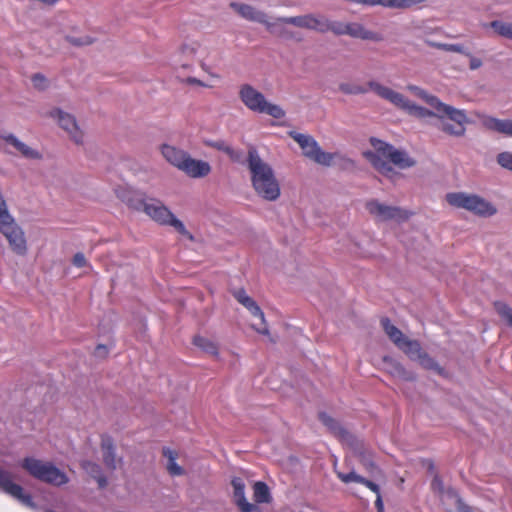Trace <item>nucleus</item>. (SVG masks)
<instances>
[{
  "instance_id": "nucleus-1",
  "label": "nucleus",
  "mask_w": 512,
  "mask_h": 512,
  "mask_svg": "<svg viewBox=\"0 0 512 512\" xmlns=\"http://www.w3.org/2000/svg\"><path fill=\"white\" fill-rule=\"evenodd\" d=\"M229 7L239 17L263 25L269 34L282 40L301 41V38L297 37V33L290 30L288 25L309 30V14L277 17L271 20L266 12L247 3L232 1L229 3Z\"/></svg>"
},
{
  "instance_id": "nucleus-2",
  "label": "nucleus",
  "mask_w": 512,
  "mask_h": 512,
  "mask_svg": "<svg viewBox=\"0 0 512 512\" xmlns=\"http://www.w3.org/2000/svg\"><path fill=\"white\" fill-rule=\"evenodd\" d=\"M246 162L255 193L266 201H276L281 189L271 165L260 157L255 147L248 149Z\"/></svg>"
},
{
  "instance_id": "nucleus-3",
  "label": "nucleus",
  "mask_w": 512,
  "mask_h": 512,
  "mask_svg": "<svg viewBox=\"0 0 512 512\" xmlns=\"http://www.w3.org/2000/svg\"><path fill=\"white\" fill-rule=\"evenodd\" d=\"M435 118L438 120L436 128L445 135L455 138L464 137L470 119L465 110L455 108L441 100L435 102Z\"/></svg>"
},
{
  "instance_id": "nucleus-4",
  "label": "nucleus",
  "mask_w": 512,
  "mask_h": 512,
  "mask_svg": "<svg viewBox=\"0 0 512 512\" xmlns=\"http://www.w3.org/2000/svg\"><path fill=\"white\" fill-rule=\"evenodd\" d=\"M131 206L143 211L150 219L162 226H171L184 236L192 238L184 224L158 199L139 198L131 201Z\"/></svg>"
},
{
  "instance_id": "nucleus-5",
  "label": "nucleus",
  "mask_w": 512,
  "mask_h": 512,
  "mask_svg": "<svg viewBox=\"0 0 512 512\" xmlns=\"http://www.w3.org/2000/svg\"><path fill=\"white\" fill-rule=\"evenodd\" d=\"M368 86L379 98L388 101L395 107L407 111L410 115L419 119L429 117L435 118V109L429 110L422 106H418L407 99L403 94L393 90L392 88L381 84L376 80H369Z\"/></svg>"
},
{
  "instance_id": "nucleus-6",
  "label": "nucleus",
  "mask_w": 512,
  "mask_h": 512,
  "mask_svg": "<svg viewBox=\"0 0 512 512\" xmlns=\"http://www.w3.org/2000/svg\"><path fill=\"white\" fill-rule=\"evenodd\" d=\"M21 467L33 478L53 486L59 487L69 482L66 473L50 461L25 457L21 462Z\"/></svg>"
},
{
  "instance_id": "nucleus-7",
  "label": "nucleus",
  "mask_w": 512,
  "mask_h": 512,
  "mask_svg": "<svg viewBox=\"0 0 512 512\" xmlns=\"http://www.w3.org/2000/svg\"><path fill=\"white\" fill-rule=\"evenodd\" d=\"M239 98L253 112L265 113L275 119L285 116V111L279 105L268 102L265 96L250 84H243L240 87Z\"/></svg>"
},
{
  "instance_id": "nucleus-8",
  "label": "nucleus",
  "mask_w": 512,
  "mask_h": 512,
  "mask_svg": "<svg viewBox=\"0 0 512 512\" xmlns=\"http://www.w3.org/2000/svg\"><path fill=\"white\" fill-rule=\"evenodd\" d=\"M449 205L468 210L481 217H490L497 213V209L484 198L464 192H453L446 195Z\"/></svg>"
},
{
  "instance_id": "nucleus-9",
  "label": "nucleus",
  "mask_w": 512,
  "mask_h": 512,
  "mask_svg": "<svg viewBox=\"0 0 512 512\" xmlns=\"http://www.w3.org/2000/svg\"><path fill=\"white\" fill-rule=\"evenodd\" d=\"M289 136L298 143L302 149L303 155L315 163L329 167L333 160L338 157V153H329L322 150L317 141L308 134H302L295 131L289 132Z\"/></svg>"
},
{
  "instance_id": "nucleus-10",
  "label": "nucleus",
  "mask_w": 512,
  "mask_h": 512,
  "mask_svg": "<svg viewBox=\"0 0 512 512\" xmlns=\"http://www.w3.org/2000/svg\"><path fill=\"white\" fill-rule=\"evenodd\" d=\"M365 209L376 221H395L398 223L407 221L411 213L399 206L387 205L377 199H370L365 203Z\"/></svg>"
},
{
  "instance_id": "nucleus-11",
  "label": "nucleus",
  "mask_w": 512,
  "mask_h": 512,
  "mask_svg": "<svg viewBox=\"0 0 512 512\" xmlns=\"http://www.w3.org/2000/svg\"><path fill=\"white\" fill-rule=\"evenodd\" d=\"M410 360L417 361L419 365L426 370H433L437 374L442 375L444 369L424 351L417 340H411L408 337L398 346Z\"/></svg>"
},
{
  "instance_id": "nucleus-12",
  "label": "nucleus",
  "mask_w": 512,
  "mask_h": 512,
  "mask_svg": "<svg viewBox=\"0 0 512 512\" xmlns=\"http://www.w3.org/2000/svg\"><path fill=\"white\" fill-rule=\"evenodd\" d=\"M372 145L375 151H367L364 153V157L372 164V166L383 176L395 181L400 177V174L388 162V158L382 153L383 146L388 144L380 140H372Z\"/></svg>"
},
{
  "instance_id": "nucleus-13",
  "label": "nucleus",
  "mask_w": 512,
  "mask_h": 512,
  "mask_svg": "<svg viewBox=\"0 0 512 512\" xmlns=\"http://www.w3.org/2000/svg\"><path fill=\"white\" fill-rule=\"evenodd\" d=\"M49 116L58 121L59 126L68 133L72 141L78 145L83 143V132L73 115L54 108L49 112Z\"/></svg>"
},
{
  "instance_id": "nucleus-14",
  "label": "nucleus",
  "mask_w": 512,
  "mask_h": 512,
  "mask_svg": "<svg viewBox=\"0 0 512 512\" xmlns=\"http://www.w3.org/2000/svg\"><path fill=\"white\" fill-rule=\"evenodd\" d=\"M0 490L20 501L22 504L33 507L32 497L24 492V489L13 482L11 472L0 467Z\"/></svg>"
},
{
  "instance_id": "nucleus-15",
  "label": "nucleus",
  "mask_w": 512,
  "mask_h": 512,
  "mask_svg": "<svg viewBox=\"0 0 512 512\" xmlns=\"http://www.w3.org/2000/svg\"><path fill=\"white\" fill-rule=\"evenodd\" d=\"M232 294L240 304H242L246 309H248L253 316L259 317L262 324H264L263 328H256L255 326H253V328L259 334L269 336L270 341L274 343L275 339L270 336L269 329L266 326L264 313L262 312L258 304L250 296L247 295L246 291L243 288L234 290Z\"/></svg>"
},
{
  "instance_id": "nucleus-16",
  "label": "nucleus",
  "mask_w": 512,
  "mask_h": 512,
  "mask_svg": "<svg viewBox=\"0 0 512 512\" xmlns=\"http://www.w3.org/2000/svg\"><path fill=\"white\" fill-rule=\"evenodd\" d=\"M348 22L330 21L323 16L309 14V30L320 33L332 32L336 36L347 35Z\"/></svg>"
},
{
  "instance_id": "nucleus-17",
  "label": "nucleus",
  "mask_w": 512,
  "mask_h": 512,
  "mask_svg": "<svg viewBox=\"0 0 512 512\" xmlns=\"http://www.w3.org/2000/svg\"><path fill=\"white\" fill-rule=\"evenodd\" d=\"M8 240L11 249L18 255H25L27 252L26 239L24 232L16 224L10 226L9 229L0 231Z\"/></svg>"
},
{
  "instance_id": "nucleus-18",
  "label": "nucleus",
  "mask_w": 512,
  "mask_h": 512,
  "mask_svg": "<svg viewBox=\"0 0 512 512\" xmlns=\"http://www.w3.org/2000/svg\"><path fill=\"white\" fill-rule=\"evenodd\" d=\"M382 153L400 169H407L416 165V160L410 157L406 151L395 149L392 145L383 146Z\"/></svg>"
},
{
  "instance_id": "nucleus-19",
  "label": "nucleus",
  "mask_w": 512,
  "mask_h": 512,
  "mask_svg": "<svg viewBox=\"0 0 512 512\" xmlns=\"http://www.w3.org/2000/svg\"><path fill=\"white\" fill-rule=\"evenodd\" d=\"M425 43L428 46L439 49V50L464 54L465 56L469 57V59H470L469 68L471 70H476L482 66V60L480 58H477V57H474L473 55H471V53L467 52L462 45L439 43V42H434L431 40H425Z\"/></svg>"
},
{
  "instance_id": "nucleus-20",
  "label": "nucleus",
  "mask_w": 512,
  "mask_h": 512,
  "mask_svg": "<svg viewBox=\"0 0 512 512\" xmlns=\"http://www.w3.org/2000/svg\"><path fill=\"white\" fill-rule=\"evenodd\" d=\"M182 164L180 170L192 178H202L211 172V166L208 162L193 159L189 154Z\"/></svg>"
},
{
  "instance_id": "nucleus-21",
  "label": "nucleus",
  "mask_w": 512,
  "mask_h": 512,
  "mask_svg": "<svg viewBox=\"0 0 512 512\" xmlns=\"http://www.w3.org/2000/svg\"><path fill=\"white\" fill-rule=\"evenodd\" d=\"M382 360L384 370L391 376L403 381H414L416 379V375L413 372L406 370V368L397 360L389 356H384Z\"/></svg>"
},
{
  "instance_id": "nucleus-22",
  "label": "nucleus",
  "mask_w": 512,
  "mask_h": 512,
  "mask_svg": "<svg viewBox=\"0 0 512 512\" xmlns=\"http://www.w3.org/2000/svg\"><path fill=\"white\" fill-rule=\"evenodd\" d=\"M347 35L352 38L373 42H381L384 39L380 33L367 29L359 22H348Z\"/></svg>"
},
{
  "instance_id": "nucleus-23",
  "label": "nucleus",
  "mask_w": 512,
  "mask_h": 512,
  "mask_svg": "<svg viewBox=\"0 0 512 512\" xmlns=\"http://www.w3.org/2000/svg\"><path fill=\"white\" fill-rule=\"evenodd\" d=\"M233 487V499L235 504L242 512H253L256 506L249 503L245 497V484L241 478H233L231 481Z\"/></svg>"
},
{
  "instance_id": "nucleus-24",
  "label": "nucleus",
  "mask_w": 512,
  "mask_h": 512,
  "mask_svg": "<svg viewBox=\"0 0 512 512\" xmlns=\"http://www.w3.org/2000/svg\"><path fill=\"white\" fill-rule=\"evenodd\" d=\"M0 139L4 140L6 143L13 146L23 157L27 159H41V154L20 141L14 134L12 133H4L0 134Z\"/></svg>"
},
{
  "instance_id": "nucleus-25",
  "label": "nucleus",
  "mask_w": 512,
  "mask_h": 512,
  "mask_svg": "<svg viewBox=\"0 0 512 512\" xmlns=\"http://www.w3.org/2000/svg\"><path fill=\"white\" fill-rule=\"evenodd\" d=\"M320 421L328 428V430L342 441H352V435L335 419L325 412L319 413Z\"/></svg>"
},
{
  "instance_id": "nucleus-26",
  "label": "nucleus",
  "mask_w": 512,
  "mask_h": 512,
  "mask_svg": "<svg viewBox=\"0 0 512 512\" xmlns=\"http://www.w3.org/2000/svg\"><path fill=\"white\" fill-rule=\"evenodd\" d=\"M204 49L201 44L197 41L184 42L179 47V53L181 56L187 59H198L200 62V66L203 69H206V64L204 62V58L202 57Z\"/></svg>"
},
{
  "instance_id": "nucleus-27",
  "label": "nucleus",
  "mask_w": 512,
  "mask_h": 512,
  "mask_svg": "<svg viewBox=\"0 0 512 512\" xmlns=\"http://www.w3.org/2000/svg\"><path fill=\"white\" fill-rule=\"evenodd\" d=\"M161 153L163 157L173 166L178 168L182 167V163L185 162L188 157V153L182 149H179L175 146L164 144L161 147Z\"/></svg>"
},
{
  "instance_id": "nucleus-28",
  "label": "nucleus",
  "mask_w": 512,
  "mask_h": 512,
  "mask_svg": "<svg viewBox=\"0 0 512 512\" xmlns=\"http://www.w3.org/2000/svg\"><path fill=\"white\" fill-rule=\"evenodd\" d=\"M102 458L108 469L115 470L117 468V458L113 441L110 437L102 438L101 441Z\"/></svg>"
},
{
  "instance_id": "nucleus-29",
  "label": "nucleus",
  "mask_w": 512,
  "mask_h": 512,
  "mask_svg": "<svg viewBox=\"0 0 512 512\" xmlns=\"http://www.w3.org/2000/svg\"><path fill=\"white\" fill-rule=\"evenodd\" d=\"M484 126L492 131L512 137V119H497L488 117L483 122Z\"/></svg>"
},
{
  "instance_id": "nucleus-30",
  "label": "nucleus",
  "mask_w": 512,
  "mask_h": 512,
  "mask_svg": "<svg viewBox=\"0 0 512 512\" xmlns=\"http://www.w3.org/2000/svg\"><path fill=\"white\" fill-rule=\"evenodd\" d=\"M381 326L389 339L398 347L407 338L402 331L393 325L389 318L381 319Z\"/></svg>"
},
{
  "instance_id": "nucleus-31",
  "label": "nucleus",
  "mask_w": 512,
  "mask_h": 512,
  "mask_svg": "<svg viewBox=\"0 0 512 512\" xmlns=\"http://www.w3.org/2000/svg\"><path fill=\"white\" fill-rule=\"evenodd\" d=\"M338 89L341 93L345 95H362L366 94L368 91H372L368 86V82L366 83V85L342 82L339 84Z\"/></svg>"
},
{
  "instance_id": "nucleus-32",
  "label": "nucleus",
  "mask_w": 512,
  "mask_h": 512,
  "mask_svg": "<svg viewBox=\"0 0 512 512\" xmlns=\"http://www.w3.org/2000/svg\"><path fill=\"white\" fill-rule=\"evenodd\" d=\"M193 343L195 346H197L202 351H204L205 353H207L211 356L216 357L218 355L217 345L207 338H204L201 336H195L193 339Z\"/></svg>"
},
{
  "instance_id": "nucleus-33",
  "label": "nucleus",
  "mask_w": 512,
  "mask_h": 512,
  "mask_svg": "<svg viewBox=\"0 0 512 512\" xmlns=\"http://www.w3.org/2000/svg\"><path fill=\"white\" fill-rule=\"evenodd\" d=\"M211 147L223 151L226 153L229 158L234 162H240L242 159V153L240 151H237L233 149L231 146L226 144L224 141H215L210 144Z\"/></svg>"
},
{
  "instance_id": "nucleus-34",
  "label": "nucleus",
  "mask_w": 512,
  "mask_h": 512,
  "mask_svg": "<svg viewBox=\"0 0 512 512\" xmlns=\"http://www.w3.org/2000/svg\"><path fill=\"white\" fill-rule=\"evenodd\" d=\"M494 309L503 321L512 327V308L503 301H496L493 303Z\"/></svg>"
},
{
  "instance_id": "nucleus-35",
  "label": "nucleus",
  "mask_w": 512,
  "mask_h": 512,
  "mask_svg": "<svg viewBox=\"0 0 512 512\" xmlns=\"http://www.w3.org/2000/svg\"><path fill=\"white\" fill-rule=\"evenodd\" d=\"M407 89L413 93L415 96L423 99L427 104H429L432 108L436 106L435 102H439L440 99L434 95L428 94L424 89L416 86V85H408Z\"/></svg>"
},
{
  "instance_id": "nucleus-36",
  "label": "nucleus",
  "mask_w": 512,
  "mask_h": 512,
  "mask_svg": "<svg viewBox=\"0 0 512 512\" xmlns=\"http://www.w3.org/2000/svg\"><path fill=\"white\" fill-rule=\"evenodd\" d=\"M489 25L498 35L512 40V22L495 20Z\"/></svg>"
},
{
  "instance_id": "nucleus-37",
  "label": "nucleus",
  "mask_w": 512,
  "mask_h": 512,
  "mask_svg": "<svg viewBox=\"0 0 512 512\" xmlns=\"http://www.w3.org/2000/svg\"><path fill=\"white\" fill-rule=\"evenodd\" d=\"M254 498L255 501L258 503H265L269 502L270 499V493L268 486L264 482H256L254 484Z\"/></svg>"
},
{
  "instance_id": "nucleus-38",
  "label": "nucleus",
  "mask_w": 512,
  "mask_h": 512,
  "mask_svg": "<svg viewBox=\"0 0 512 512\" xmlns=\"http://www.w3.org/2000/svg\"><path fill=\"white\" fill-rule=\"evenodd\" d=\"M65 41L75 47H83L88 46L94 43V38L89 35H81V36H72L66 35L64 37Z\"/></svg>"
},
{
  "instance_id": "nucleus-39",
  "label": "nucleus",
  "mask_w": 512,
  "mask_h": 512,
  "mask_svg": "<svg viewBox=\"0 0 512 512\" xmlns=\"http://www.w3.org/2000/svg\"><path fill=\"white\" fill-rule=\"evenodd\" d=\"M360 462L362 465L372 473H380V470L375 466L372 456L369 452L363 451L359 454Z\"/></svg>"
},
{
  "instance_id": "nucleus-40",
  "label": "nucleus",
  "mask_w": 512,
  "mask_h": 512,
  "mask_svg": "<svg viewBox=\"0 0 512 512\" xmlns=\"http://www.w3.org/2000/svg\"><path fill=\"white\" fill-rule=\"evenodd\" d=\"M497 163L504 169L512 171V152H501L497 155Z\"/></svg>"
},
{
  "instance_id": "nucleus-41",
  "label": "nucleus",
  "mask_w": 512,
  "mask_h": 512,
  "mask_svg": "<svg viewBox=\"0 0 512 512\" xmlns=\"http://www.w3.org/2000/svg\"><path fill=\"white\" fill-rule=\"evenodd\" d=\"M81 467L91 476V477H97L99 476V473L101 472V467L92 461L84 460L81 462Z\"/></svg>"
},
{
  "instance_id": "nucleus-42",
  "label": "nucleus",
  "mask_w": 512,
  "mask_h": 512,
  "mask_svg": "<svg viewBox=\"0 0 512 512\" xmlns=\"http://www.w3.org/2000/svg\"><path fill=\"white\" fill-rule=\"evenodd\" d=\"M337 476L344 483H350V482L361 483V481H363V477L354 471H352L350 473L337 472Z\"/></svg>"
},
{
  "instance_id": "nucleus-43",
  "label": "nucleus",
  "mask_w": 512,
  "mask_h": 512,
  "mask_svg": "<svg viewBox=\"0 0 512 512\" xmlns=\"http://www.w3.org/2000/svg\"><path fill=\"white\" fill-rule=\"evenodd\" d=\"M33 86L39 90H44L48 87V81L43 74L36 73L31 77Z\"/></svg>"
},
{
  "instance_id": "nucleus-44",
  "label": "nucleus",
  "mask_w": 512,
  "mask_h": 512,
  "mask_svg": "<svg viewBox=\"0 0 512 512\" xmlns=\"http://www.w3.org/2000/svg\"><path fill=\"white\" fill-rule=\"evenodd\" d=\"M16 225L14 218L10 215L9 211L0 214V231L9 229L10 226Z\"/></svg>"
},
{
  "instance_id": "nucleus-45",
  "label": "nucleus",
  "mask_w": 512,
  "mask_h": 512,
  "mask_svg": "<svg viewBox=\"0 0 512 512\" xmlns=\"http://www.w3.org/2000/svg\"><path fill=\"white\" fill-rule=\"evenodd\" d=\"M167 470L172 476H181L184 474V469L176 463V460L168 461Z\"/></svg>"
},
{
  "instance_id": "nucleus-46",
  "label": "nucleus",
  "mask_w": 512,
  "mask_h": 512,
  "mask_svg": "<svg viewBox=\"0 0 512 512\" xmlns=\"http://www.w3.org/2000/svg\"><path fill=\"white\" fill-rule=\"evenodd\" d=\"M72 263H73L74 266H76L78 268L85 267L88 264L84 254L81 253V252L76 253L73 256Z\"/></svg>"
},
{
  "instance_id": "nucleus-47",
  "label": "nucleus",
  "mask_w": 512,
  "mask_h": 512,
  "mask_svg": "<svg viewBox=\"0 0 512 512\" xmlns=\"http://www.w3.org/2000/svg\"><path fill=\"white\" fill-rule=\"evenodd\" d=\"M456 508L457 512H473L472 508L465 504L460 498L456 499Z\"/></svg>"
},
{
  "instance_id": "nucleus-48",
  "label": "nucleus",
  "mask_w": 512,
  "mask_h": 512,
  "mask_svg": "<svg viewBox=\"0 0 512 512\" xmlns=\"http://www.w3.org/2000/svg\"><path fill=\"white\" fill-rule=\"evenodd\" d=\"M361 484L365 485L366 487H368L370 490H372L376 495L380 493V488L379 486L370 481V480H367L363 477V481H361Z\"/></svg>"
},
{
  "instance_id": "nucleus-49",
  "label": "nucleus",
  "mask_w": 512,
  "mask_h": 512,
  "mask_svg": "<svg viewBox=\"0 0 512 512\" xmlns=\"http://www.w3.org/2000/svg\"><path fill=\"white\" fill-rule=\"evenodd\" d=\"M95 356L97 357H101V358H104L108 355V348L103 345V344H99L96 348H95V352H94Z\"/></svg>"
},
{
  "instance_id": "nucleus-50",
  "label": "nucleus",
  "mask_w": 512,
  "mask_h": 512,
  "mask_svg": "<svg viewBox=\"0 0 512 512\" xmlns=\"http://www.w3.org/2000/svg\"><path fill=\"white\" fill-rule=\"evenodd\" d=\"M182 83L188 84V85H198L202 87H206L207 85L202 82L201 80L195 78V77H187L186 79L182 80Z\"/></svg>"
},
{
  "instance_id": "nucleus-51",
  "label": "nucleus",
  "mask_w": 512,
  "mask_h": 512,
  "mask_svg": "<svg viewBox=\"0 0 512 512\" xmlns=\"http://www.w3.org/2000/svg\"><path fill=\"white\" fill-rule=\"evenodd\" d=\"M162 453H163V456H165L168 461L176 460L178 457L177 452L173 451L169 448H163Z\"/></svg>"
},
{
  "instance_id": "nucleus-52",
  "label": "nucleus",
  "mask_w": 512,
  "mask_h": 512,
  "mask_svg": "<svg viewBox=\"0 0 512 512\" xmlns=\"http://www.w3.org/2000/svg\"><path fill=\"white\" fill-rule=\"evenodd\" d=\"M432 487L434 490H438L439 492L443 491V483L439 477H435L432 481Z\"/></svg>"
},
{
  "instance_id": "nucleus-53",
  "label": "nucleus",
  "mask_w": 512,
  "mask_h": 512,
  "mask_svg": "<svg viewBox=\"0 0 512 512\" xmlns=\"http://www.w3.org/2000/svg\"><path fill=\"white\" fill-rule=\"evenodd\" d=\"M375 506L377 508V512H384V505L380 493L376 495Z\"/></svg>"
},
{
  "instance_id": "nucleus-54",
  "label": "nucleus",
  "mask_w": 512,
  "mask_h": 512,
  "mask_svg": "<svg viewBox=\"0 0 512 512\" xmlns=\"http://www.w3.org/2000/svg\"><path fill=\"white\" fill-rule=\"evenodd\" d=\"M93 478L97 481L100 488L106 487L107 479L102 475V471L99 473V476Z\"/></svg>"
},
{
  "instance_id": "nucleus-55",
  "label": "nucleus",
  "mask_w": 512,
  "mask_h": 512,
  "mask_svg": "<svg viewBox=\"0 0 512 512\" xmlns=\"http://www.w3.org/2000/svg\"><path fill=\"white\" fill-rule=\"evenodd\" d=\"M5 212H8V207L2 193L0 192V214H4Z\"/></svg>"
},
{
  "instance_id": "nucleus-56",
  "label": "nucleus",
  "mask_w": 512,
  "mask_h": 512,
  "mask_svg": "<svg viewBox=\"0 0 512 512\" xmlns=\"http://www.w3.org/2000/svg\"><path fill=\"white\" fill-rule=\"evenodd\" d=\"M343 161L345 162L347 167H353L354 166V161L349 159V158H343Z\"/></svg>"
},
{
  "instance_id": "nucleus-57",
  "label": "nucleus",
  "mask_w": 512,
  "mask_h": 512,
  "mask_svg": "<svg viewBox=\"0 0 512 512\" xmlns=\"http://www.w3.org/2000/svg\"><path fill=\"white\" fill-rule=\"evenodd\" d=\"M182 67H183V68H190V67H191V65H189V64H183V65H182Z\"/></svg>"
}]
</instances>
